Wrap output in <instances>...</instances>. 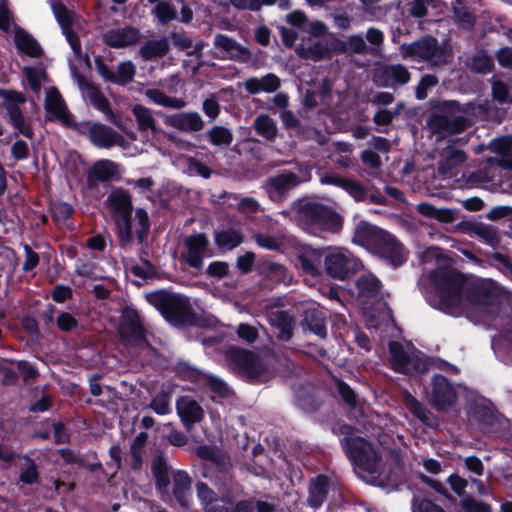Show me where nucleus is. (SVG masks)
<instances>
[{
  "mask_svg": "<svg viewBox=\"0 0 512 512\" xmlns=\"http://www.w3.org/2000/svg\"><path fill=\"white\" fill-rule=\"evenodd\" d=\"M146 300L174 326L184 327L196 324V313L190 299L184 295L162 289L148 293Z\"/></svg>",
  "mask_w": 512,
  "mask_h": 512,
  "instance_id": "1",
  "label": "nucleus"
},
{
  "mask_svg": "<svg viewBox=\"0 0 512 512\" xmlns=\"http://www.w3.org/2000/svg\"><path fill=\"white\" fill-rule=\"evenodd\" d=\"M106 204L113 214L115 234L120 247L126 248L134 239L132 227V195L122 187L113 188L107 196Z\"/></svg>",
  "mask_w": 512,
  "mask_h": 512,
  "instance_id": "2",
  "label": "nucleus"
},
{
  "mask_svg": "<svg viewBox=\"0 0 512 512\" xmlns=\"http://www.w3.org/2000/svg\"><path fill=\"white\" fill-rule=\"evenodd\" d=\"M444 45L439 44L433 36H426L412 43H404L400 46L403 58L412 61L425 62L431 66L439 67L449 62L450 53Z\"/></svg>",
  "mask_w": 512,
  "mask_h": 512,
  "instance_id": "3",
  "label": "nucleus"
},
{
  "mask_svg": "<svg viewBox=\"0 0 512 512\" xmlns=\"http://www.w3.org/2000/svg\"><path fill=\"white\" fill-rule=\"evenodd\" d=\"M323 263L326 275L341 281L352 278L363 266L359 258L340 247L323 248Z\"/></svg>",
  "mask_w": 512,
  "mask_h": 512,
  "instance_id": "4",
  "label": "nucleus"
},
{
  "mask_svg": "<svg viewBox=\"0 0 512 512\" xmlns=\"http://www.w3.org/2000/svg\"><path fill=\"white\" fill-rule=\"evenodd\" d=\"M225 358L231 370L249 383L256 382L266 372L260 356L251 350L231 346L226 350Z\"/></svg>",
  "mask_w": 512,
  "mask_h": 512,
  "instance_id": "5",
  "label": "nucleus"
},
{
  "mask_svg": "<svg viewBox=\"0 0 512 512\" xmlns=\"http://www.w3.org/2000/svg\"><path fill=\"white\" fill-rule=\"evenodd\" d=\"M430 280L443 309L458 305L467 281L464 274L456 270H440L431 274Z\"/></svg>",
  "mask_w": 512,
  "mask_h": 512,
  "instance_id": "6",
  "label": "nucleus"
},
{
  "mask_svg": "<svg viewBox=\"0 0 512 512\" xmlns=\"http://www.w3.org/2000/svg\"><path fill=\"white\" fill-rule=\"evenodd\" d=\"M298 213L301 221L308 229L328 232L341 230L343 221L341 216L330 207L319 202H306L299 207Z\"/></svg>",
  "mask_w": 512,
  "mask_h": 512,
  "instance_id": "7",
  "label": "nucleus"
},
{
  "mask_svg": "<svg viewBox=\"0 0 512 512\" xmlns=\"http://www.w3.org/2000/svg\"><path fill=\"white\" fill-rule=\"evenodd\" d=\"M344 452L352 464L360 470L371 475L378 472L381 456L365 438L350 439L348 448Z\"/></svg>",
  "mask_w": 512,
  "mask_h": 512,
  "instance_id": "8",
  "label": "nucleus"
},
{
  "mask_svg": "<svg viewBox=\"0 0 512 512\" xmlns=\"http://www.w3.org/2000/svg\"><path fill=\"white\" fill-rule=\"evenodd\" d=\"M75 131L101 149H109L113 146L124 147L126 143L121 134L99 122L81 121L77 124Z\"/></svg>",
  "mask_w": 512,
  "mask_h": 512,
  "instance_id": "9",
  "label": "nucleus"
},
{
  "mask_svg": "<svg viewBox=\"0 0 512 512\" xmlns=\"http://www.w3.org/2000/svg\"><path fill=\"white\" fill-rule=\"evenodd\" d=\"M118 334L126 347H139L147 344L146 330L138 311L125 307L119 317Z\"/></svg>",
  "mask_w": 512,
  "mask_h": 512,
  "instance_id": "10",
  "label": "nucleus"
},
{
  "mask_svg": "<svg viewBox=\"0 0 512 512\" xmlns=\"http://www.w3.org/2000/svg\"><path fill=\"white\" fill-rule=\"evenodd\" d=\"M371 251L385 259L394 268L402 266L408 259L409 251L391 233L386 230L380 236Z\"/></svg>",
  "mask_w": 512,
  "mask_h": 512,
  "instance_id": "11",
  "label": "nucleus"
},
{
  "mask_svg": "<svg viewBox=\"0 0 512 512\" xmlns=\"http://www.w3.org/2000/svg\"><path fill=\"white\" fill-rule=\"evenodd\" d=\"M431 395L429 402L439 412H444L457 401V392L450 380L442 375L435 374L431 378Z\"/></svg>",
  "mask_w": 512,
  "mask_h": 512,
  "instance_id": "12",
  "label": "nucleus"
},
{
  "mask_svg": "<svg viewBox=\"0 0 512 512\" xmlns=\"http://www.w3.org/2000/svg\"><path fill=\"white\" fill-rule=\"evenodd\" d=\"M210 241L204 232L193 233L184 239V246L187 250L183 255L188 266L194 269H201L204 255L209 248Z\"/></svg>",
  "mask_w": 512,
  "mask_h": 512,
  "instance_id": "13",
  "label": "nucleus"
},
{
  "mask_svg": "<svg viewBox=\"0 0 512 512\" xmlns=\"http://www.w3.org/2000/svg\"><path fill=\"white\" fill-rule=\"evenodd\" d=\"M442 106L443 111L447 112V136L462 133L474 125L475 120L473 116L454 115L456 112L467 113L466 109H461V105L458 101L444 100Z\"/></svg>",
  "mask_w": 512,
  "mask_h": 512,
  "instance_id": "14",
  "label": "nucleus"
},
{
  "mask_svg": "<svg viewBox=\"0 0 512 512\" xmlns=\"http://www.w3.org/2000/svg\"><path fill=\"white\" fill-rule=\"evenodd\" d=\"M300 183L299 177L292 171H284L268 179L267 192L273 201H283L288 192Z\"/></svg>",
  "mask_w": 512,
  "mask_h": 512,
  "instance_id": "15",
  "label": "nucleus"
},
{
  "mask_svg": "<svg viewBox=\"0 0 512 512\" xmlns=\"http://www.w3.org/2000/svg\"><path fill=\"white\" fill-rule=\"evenodd\" d=\"M4 106L7 110L8 122L21 135L28 139H33L34 131L32 126L26 122L20 105L24 104L28 98H3Z\"/></svg>",
  "mask_w": 512,
  "mask_h": 512,
  "instance_id": "16",
  "label": "nucleus"
},
{
  "mask_svg": "<svg viewBox=\"0 0 512 512\" xmlns=\"http://www.w3.org/2000/svg\"><path fill=\"white\" fill-rule=\"evenodd\" d=\"M44 108L49 121H58L62 126L75 131L77 124L69 111L65 98H45Z\"/></svg>",
  "mask_w": 512,
  "mask_h": 512,
  "instance_id": "17",
  "label": "nucleus"
},
{
  "mask_svg": "<svg viewBox=\"0 0 512 512\" xmlns=\"http://www.w3.org/2000/svg\"><path fill=\"white\" fill-rule=\"evenodd\" d=\"M23 72L25 73L31 92L34 94L40 95L43 88L45 96H60L58 89L51 85L50 80L43 69L36 67H24Z\"/></svg>",
  "mask_w": 512,
  "mask_h": 512,
  "instance_id": "18",
  "label": "nucleus"
},
{
  "mask_svg": "<svg viewBox=\"0 0 512 512\" xmlns=\"http://www.w3.org/2000/svg\"><path fill=\"white\" fill-rule=\"evenodd\" d=\"M176 410L183 425L187 428H191L204 418V411L200 404L186 396H181L177 400Z\"/></svg>",
  "mask_w": 512,
  "mask_h": 512,
  "instance_id": "19",
  "label": "nucleus"
},
{
  "mask_svg": "<svg viewBox=\"0 0 512 512\" xmlns=\"http://www.w3.org/2000/svg\"><path fill=\"white\" fill-rule=\"evenodd\" d=\"M141 38L140 31L134 27L111 29L103 35L104 42L114 48L134 45Z\"/></svg>",
  "mask_w": 512,
  "mask_h": 512,
  "instance_id": "20",
  "label": "nucleus"
},
{
  "mask_svg": "<svg viewBox=\"0 0 512 512\" xmlns=\"http://www.w3.org/2000/svg\"><path fill=\"white\" fill-rule=\"evenodd\" d=\"M323 258V248L314 249L312 247L304 248L303 252L297 256L296 266L304 275L313 278L321 276L320 263Z\"/></svg>",
  "mask_w": 512,
  "mask_h": 512,
  "instance_id": "21",
  "label": "nucleus"
},
{
  "mask_svg": "<svg viewBox=\"0 0 512 512\" xmlns=\"http://www.w3.org/2000/svg\"><path fill=\"white\" fill-rule=\"evenodd\" d=\"M172 494L181 507L189 506L192 478L185 470H176L172 475Z\"/></svg>",
  "mask_w": 512,
  "mask_h": 512,
  "instance_id": "22",
  "label": "nucleus"
},
{
  "mask_svg": "<svg viewBox=\"0 0 512 512\" xmlns=\"http://www.w3.org/2000/svg\"><path fill=\"white\" fill-rule=\"evenodd\" d=\"M385 230L367 221H359L354 229L353 241L371 250Z\"/></svg>",
  "mask_w": 512,
  "mask_h": 512,
  "instance_id": "23",
  "label": "nucleus"
},
{
  "mask_svg": "<svg viewBox=\"0 0 512 512\" xmlns=\"http://www.w3.org/2000/svg\"><path fill=\"white\" fill-rule=\"evenodd\" d=\"M151 472L155 479V486L161 494L168 493L170 480V466L162 453H157L151 463Z\"/></svg>",
  "mask_w": 512,
  "mask_h": 512,
  "instance_id": "24",
  "label": "nucleus"
},
{
  "mask_svg": "<svg viewBox=\"0 0 512 512\" xmlns=\"http://www.w3.org/2000/svg\"><path fill=\"white\" fill-rule=\"evenodd\" d=\"M244 241V236L239 228L229 227L214 231V242L217 249L226 253L240 246Z\"/></svg>",
  "mask_w": 512,
  "mask_h": 512,
  "instance_id": "25",
  "label": "nucleus"
},
{
  "mask_svg": "<svg viewBox=\"0 0 512 512\" xmlns=\"http://www.w3.org/2000/svg\"><path fill=\"white\" fill-rule=\"evenodd\" d=\"M90 105L104 114L107 121L121 129L131 140H136V134L128 131L122 116L115 112L110 105L109 98H89Z\"/></svg>",
  "mask_w": 512,
  "mask_h": 512,
  "instance_id": "26",
  "label": "nucleus"
},
{
  "mask_svg": "<svg viewBox=\"0 0 512 512\" xmlns=\"http://www.w3.org/2000/svg\"><path fill=\"white\" fill-rule=\"evenodd\" d=\"M117 171V164L111 160H99L93 164L87 173V186L92 189L96 182H106L111 180Z\"/></svg>",
  "mask_w": 512,
  "mask_h": 512,
  "instance_id": "27",
  "label": "nucleus"
},
{
  "mask_svg": "<svg viewBox=\"0 0 512 512\" xmlns=\"http://www.w3.org/2000/svg\"><path fill=\"white\" fill-rule=\"evenodd\" d=\"M405 404L409 412L423 425L432 429L438 428L439 420L437 416L410 393H408L405 398Z\"/></svg>",
  "mask_w": 512,
  "mask_h": 512,
  "instance_id": "28",
  "label": "nucleus"
},
{
  "mask_svg": "<svg viewBox=\"0 0 512 512\" xmlns=\"http://www.w3.org/2000/svg\"><path fill=\"white\" fill-rule=\"evenodd\" d=\"M167 123L173 128L184 132H198L204 126V122L197 112L170 115Z\"/></svg>",
  "mask_w": 512,
  "mask_h": 512,
  "instance_id": "29",
  "label": "nucleus"
},
{
  "mask_svg": "<svg viewBox=\"0 0 512 512\" xmlns=\"http://www.w3.org/2000/svg\"><path fill=\"white\" fill-rule=\"evenodd\" d=\"M495 297L492 289L483 282L471 283L465 290V298L473 305H492Z\"/></svg>",
  "mask_w": 512,
  "mask_h": 512,
  "instance_id": "30",
  "label": "nucleus"
},
{
  "mask_svg": "<svg viewBox=\"0 0 512 512\" xmlns=\"http://www.w3.org/2000/svg\"><path fill=\"white\" fill-rule=\"evenodd\" d=\"M326 313L318 308H310L304 311L303 326L310 332L324 339L327 336Z\"/></svg>",
  "mask_w": 512,
  "mask_h": 512,
  "instance_id": "31",
  "label": "nucleus"
},
{
  "mask_svg": "<svg viewBox=\"0 0 512 512\" xmlns=\"http://www.w3.org/2000/svg\"><path fill=\"white\" fill-rule=\"evenodd\" d=\"M281 81L275 74L269 73L263 77H251L244 82L245 89L250 94L273 93L280 87Z\"/></svg>",
  "mask_w": 512,
  "mask_h": 512,
  "instance_id": "32",
  "label": "nucleus"
},
{
  "mask_svg": "<svg viewBox=\"0 0 512 512\" xmlns=\"http://www.w3.org/2000/svg\"><path fill=\"white\" fill-rule=\"evenodd\" d=\"M330 482L326 475H318L309 486L308 504L314 509L320 508L329 493Z\"/></svg>",
  "mask_w": 512,
  "mask_h": 512,
  "instance_id": "33",
  "label": "nucleus"
},
{
  "mask_svg": "<svg viewBox=\"0 0 512 512\" xmlns=\"http://www.w3.org/2000/svg\"><path fill=\"white\" fill-rule=\"evenodd\" d=\"M54 12H55V16H56L58 22L62 26L63 32L66 36L68 43L70 44V46L72 48L74 54L76 56H80L81 55V43H80L79 38L76 35V33H74L69 27V25H70L69 12L62 5L54 6Z\"/></svg>",
  "mask_w": 512,
  "mask_h": 512,
  "instance_id": "34",
  "label": "nucleus"
},
{
  "mask_svg": "<svg viewBox=\"0 0 512 512\" xmlns=\"http://www.w3.org/2000/svg\"><path fill=\"white\" fill-rule=\"evenodd\" d=\"M380 280L373 274L361 275L356 281L358 297L361 299H374L381 290Z\"/></svg>",
  "mask_w": 512,
  "mask_h": 512,
  "instance_id": "35",
  "label": "nucleus"
},
{
  "mask_svg": "<svg viewBox=\"0 0 512 512\" xmlns=\"http://www.w3.org/2000/svg\"><path fill=\"white\" fill-rule=\"evenodd\" d=\"M15 44L21 52L30 57H39L43 53V50L37 40L23 30L16 31Z\"/></svg>",
  "mask_w": 512,
  "mask_h": 512,
  "instance_id": "36",
  "label": "nucleus"
},
{
  "mask_svg": "<svg viewBox=\"0 0 512 512\" xmlns=\"http://www.w3.org/2000/svg\"><path fill=\"white\" fill-rule=\"evenodd\" d=\"M169 51V43L165 38L159 40H149L145 42L139 50V54L144 60H152L165 56Z\"/></svg>",
  "mask_w": 512,
  "mask_h": 512,
  "instance_id": "37",
  "label": "nucleus"
},
{
  "mask_svg": "<svg viewBox=\"0 0 512 512\" xmlns=\"http://www.w3.org/2000/svg\"><path fill=\"white\" fill-rule=\"evenodd\" d=\"M214 46L225 52L231 59H237L248 54V51L234 39L222 34L215 37Z\"/></svg>",
  "mask_w": 512,
  "mask_h": 512,
  "instance_id": "38",
  "label": "nucleus"
},
{
  "mask_svg": "<svg viewBox=\"0 0 512 512\" xmlns=\"http://www.w3.org/2000/svg\"><path fill=\"white\" fill-rule=\"evenodd\" d=\"M255 271L266 278L282 280L286 274L284 265L261 258L256 261Z\"/></svg>",
  "mask_w": 512,
  "mask_h": 512,
  "instance_id": "39",
  "label": "nucleus"
},
{
  "mask_svg": "<svg viewBox=\"0 0 512 512\" xmlns=\"http://www.w3.org/2000/svg\"><path fill=\"white\" fill-rule=\"evenodd\" d=\"M211 474H216V478H221L225 485L232 481L230 465L221 454L212 464H206L204 466L203 476L210 478Z\"/></svg>",
  "mask_w": 512,
  "mask_h": 512,
  "instance_id": "40",
  "label": "nucleus"
},
{
  "mask_svg": "<svg viewBox=\"0 0 512 512\" xmlns=\"http://www.w3.org/2000/svg\"><path fill=\"white\" fill-rule=\"evenodd\" d=\"M377 485L388 491L398 490L404 481L403 466L391 467L385 476L378 475L375 478Z\"/></svg>",
  "mask_w": 512,
  "mask_h": 512,
  "instance_id": "41",
  "label": "nucleus"
},
{
  "mask_svg": "<svg viewBox=\"0 0 512 512\" xmlns=\"http://www.w3.org/2000/svg\"><path fill=\"white\" fill-rule=\"evenodd\" d=\"M256 133L268 141H274L277 137V126L275 121L266 114L258 115L254 120Z\"/></svg>",
  "mask_w": 512,
  "mask_h": 512,
  "instance_id": "42",
  "label": "nucleus"
},
{
  "mask_svg": "<svg viewBox=\"0 0 512 512\" xmlns=\"http://www.w3.org/2000/svg\"><path fill=\"white\" fill-rule=\"evenodd\" d=\"M388 348L391 356L393 370L399 373L405 372L408 369V357L410 354L398 341H391Z\"/></svg>",
  "mask_w": 512,
  "mask_h": 512,
  "instance_id": "43",
  "label": "nucleus"
},
{
  "mask_svg": "<svg viewBox=\"0 0 512 512\" xmlns=\"http://www.w3.org/2000/svg\"><path fill=\"white\" fill-rule=\"evenodd\" d=\"M275 325L279 329V337L283 341H288L293 335L294 319L288 311L280 310L274 313Z\"/></svg>",
  "mask_w": 512,
  "mask_h": 512,
  "instance_id": "44",
  "label": "nucleus"
},
{
  "mask_svg": "<svg viewBox=\"0 0 512 512\" xmlns=\"http://www.w3.org/2000/svg\"><path fill=\"white\" fill-rule=\"evenodd\" d=\"M135 220H136V231L135 236L138 244L142 245L146 243L151 222L148 212L144 208H137L135 210Z\"/></svg>",
  "mask_w": 512,
  "mask_h": 512,
  "instance_id": "45",
  "label": "nucleus"
},
{
  "mask_svg": "<svg viewBox=\"0 0 512 512\" xmlns=\"http://www.w3.org/2000/svg\"><path fill=\"white\" fill-rule=\"evenodd\" d=\"M467 159L466 153L460 149L449 150L444 159L438 164L440 174H447L453 168L462 165Z\"/></svg>",
  "mask_w": 512,
  "mask_h": 512,
  "instance_id": "46",
  "label": "nucleus"
},
{
  "mask_svg": "<svg viewBox=\"0 0 512 512\" xmlns=\"http://www.w3.org/2000/svg\"><path fill=\"white\" fill-rule=\"evenodd\" d=\"M175 373L179 379L195 384H202L205 376L203 371L194 366H191L187 362H179L176 365Z\"/></svg>",
  "mask_w": 512,
  "mask_h": 512,
  "instance_id": "47",
  "label": "nucleus"
},
{
  "mask_svg": "<svg viewBox=\"0 0 512 512\" xmlns=\"http://www.w3.org/2000/svg\"><path fill=\"white\" fill-rule=\"evenodd\" d=\"M151 14L155 16L162 25H167L177 18L176 7L170 1H160L152 9Z\"/></svg>",
  "mask_w": 512,
  "mask_h": 512,
  "instance_id": "48",
  "label": "nucleus"
},
{
  "mask_svg": "<svg viewBox=\"0 0 512 512\" xmlns=\"http://www.w3.org/2000/svg\"><path fill=\"white\" fill-rule=\"evenodd\" d=\"M132 111L136 118L139 131H157L155 119L148 108L143 107L142 105H135Z\"/></svg>",
  "mask_w": 512,
  "mask_h": 512,
  "instance_id": "49",
  "label": "nucleus"
},
{
  "mask_svg": "<svg viewBox=\"0 0 512 512\" xmlns=\"http://www.w3.org/2000/svg\"><path fill=\"white\" fill-rule=\"evenodd\" d=\"M430 363L422 352L417 351L416 353L410 354L408 357L407 370L401 372L406 375H420L424 374L429 370Z\"/></svg>",
  "mask_w": 512,
  "mask_h": 512,
  "instance_id": "50",
  "label": "nucleus"
},
{
  "mask_svg": "<svg viewBox=\"0 0 512 512\" xmlns=\"http://www.w3.org/2000/svg\"><path fill=\"white\" fill-rule=\"evenodd\" d=\"M209 141L214 146H229L233 141L232 132L224 127L215 125L208 132Z\"/></svg>",
  "mask_w": 512,
  "mask_h": 512,
  "instance_id": "51",
  "label": "nucleus"
},
{
  "mask_svg": "<svg viewBox=\"0 0 512 512\" xmlns=\"http://www.w3.org/2000/svg\"><path fill=\"white\" fill-rule=\"evenodd\" d=\"M170 39L175 47L181 50H187L188 55H197L200 53L201 45H193V40L183 32L170 33Z\"/></svg>",
  "mask_w": 512,
  "mask_h": 512,
  "instance_id": "52",
  "label": "nucleus"
},
{
  "mask_svg": "<svg viewBox=\"0 0 512 512\" xmlns=\"http://www.w3.org/2000/svg\"><path fill=\"white\" fill-rule=\"evenodd\" d=\"M23 459L25 460L27 466L20 471L19 481L26 485H34L39 483V471L35 460L27 455H24Z\"/></svg>",
  "mask_w": 512,
  "mask_h": 512,
  "instance_id": "53",
  "label": "nucleus"
},
{
  "mask_svg": "<svg viewBox=\"0 0 512 512\" xmlns=\"http://www.w3.org/2000/svg\"><path fill=\"white\" fill-rule=\"evenodd\" d=\"M394 65L379 64L373 70L374 82L383 87L394 86Z\"/></svg>",
  "mask_w": 512,
  "mask_h": 512,
  "instance_id": "54",
  "label": "nucleus"
},
{
  "mask_svg": "<svg viewBox=\"0 0 512 512\" xmlns=\"http://www.w3.org/2000/svg\"><path fill=\"white\" fill-rule=\"evenodd\" d=\"M295 404L300 410H302L305 413L316 412L321 405V403L313 394L306 391H299L296 394Z\"/></svg>",
  "mask_w": 512,
  "mask_h": 512,
  "instance_id": "55",
  "label": "nucleus"
},
{
  "mask_svg": "<svg viewBox=\"0 0 512 512\" xmlns=\"http://www.w3.org/2000/svg\"><path fill=\"white\" fill-rule=\"evenodd\" d=\"M195 490L196 496L200 502L201 507L219 501V494L203 481L196 482Z\"/></svg>",
  "mask_w": 512,
  "mask_h": 512,
  "instance_id": "56",
  "label": "nucleus"
},
{
  "mask_svg": "<svg viewBox=\"0 0 512 512\" xmlns=\"http://www.w3.org/2000/svg\"><path fill=\"white\" fill-rule=\"evenodd\" d=\"M427 126L439 138L447 137V114L431 113L427 118Z\"/></svg>",
  "mask_w": 512,
  "mask_h": 512,
  "instance_id": "57",
  "label": "nucleus"
},
{
  "mask_svg": "<svg viewBox=\"0 0 512 512\" xmlns=\"http://www.w3.org/2000/svg\"><path fill=\"white\" fill-rule=\"evenodd\" d=\"M336 387L341 400L350 408L355 409L359 405L358 395L352 387L344 380L339 379Z\"/></svg>",
  "mask_w": 512,
  "mask_h": 512,
  "instance_id": "58",
  "label": "nucleus"
},
{
  "mask_svg": "<svg viewBox=\"0 0 512 512\" xmlns=\"http://www.w3.org/2000/svg\"><path fill=\"white\" fill-rule=\"evenodd\" d=\"M202 384H205L209 389L220 398H226L229 396L228 384L218 376L212 374H205Z\"/></svg>",
  "mask_w": 512,
  "mask_h": 512,
  "instance_id": "59",
  "label": "nucleus"
},
{
  "mask_svg": "<svg viewBox=\"0 0 512 512\" xmlns=\"http://www.w3.org/2000/svg\"><path fill=\"white\" fill-rule=\"evenodd\" d=\"M135 73L136 67L131 61L121 62L115 72L114 83L126 85L133 80Z\"/></svg>",
  "mask_w": 512,
  "mask_h": 512,
  "instance_id": "60",
  "label": "nucleus"
},
{
  "mask_svg": "<svg viewBox=\"0 0 512 512\" xmlns=\"http://www.w3.org/2000/svg\"><path fill=\"white\" fill-rule=\"evenodd\" d=\"M453 11L455 20L463 28L471 29L474 26L475 16L462 2H457L453 7Z\"/></svg>",
  "mask_w": 512,
  "mask_h": 512,
  "instance_id": "61",
  "label": "nucleus"
},
{
  "mask_svg": "<svg viewBox=\"0 0 512 512\" xmlns=\"http://www.w3.org/2000/svg\"><path fill=\"white\" fill-rule=\"evenodd\" d=\"M149 407L158 415H167L170 413V394L161 391L150 401Z\"/></svg>",
  "mask_w": 512,
  "mask_h": 512,
  "instance_id": "62",
  "label": "nucleus"
},
{
  "mask_svg": "<svg viewBox=\"0 0 512 512\" xmlns=\"http://www.w3.org/2000/svg\"><path fill=\"white\" fill-rule=\"evenodd\" d=\"M302 55L314 61L329 57V48L320 41L312 42L307 48H302Z\"/></svg>",
  "mask_w": 512,
  "mask_h": 512,
  "instance_id": "63",
  "label": "nucleus"
},
{
  "mask_svg": "<svg viewBox=\"0 0 512 512\" xmlns=\"http://www.w3.org/2000/svg\"><path fill=\"white\" fill-rule=\"evenodd\" d=\"M356 202H365L368 198V189L358 180L348 179L344 188Z\"/></svg>",
  "mask_w": 512,
  "mask_h": 512,
  "instance_id": "64",
  "label": "nucleus"
}]
</instances>
